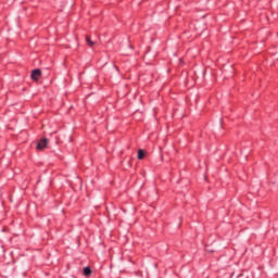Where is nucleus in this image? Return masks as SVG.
I'll return each instance as SVG.
<instances>
[{"label":"nucleus","instance_id":"obj_1","mask_svg":"<svg viewBox=\"0 0 278 278\" xmlns=\"http://www.w3.org/2000/svg\"><path fill=\"white\" fill-rule=\"evenodd\" d=\"M47 144H49V139L43 138L37 143L38 151H43V149H47Z\"/></svg>","mask_w":278,"mask_h":278},{"label":"nucleus","instance_id":"obj_2","mask_svg":"<svg viewBox=\"0 0 278 278\" xmlns=\"http://www.w3.org/2000/svg\"><path fill=\"white\" fill-rule=\"evenodd\" d=\"M41 75H42V72H41L40 70H34V71L31 72L30 77H31V79H33L34 81H38V79H40Z\"/></svg>","mask_w":278,"mask_h":278},{"label":"nucleus","instance_id":"obj_3","mask_svg":"<svg viewBox=\"0 0 278 278\" xmlns=\"http://www.w3.org/2000/svg\"><path fill=\"white\" fill-rule=\"evenodd\" d=\"M84 275L85 277H90L92 275V270L90 269V267L84 268Z\"/></svg>","mask_w":278,"mask_h":278},{"label":"nucleus","instance_id":"obj_4","mask_svg":"<svg viewBox=\"0 0 278 278\" xmlns=\"http://www.w3.org/2000/svg\"><path fill=\"white\" fill-rule=\"evenodd\" d=\"M138 160H144V150H138Z\"/></svg>","mask_w":278,"mask_h":278},{"label":"nucleus","instance_id":"obj_5","mask_svg":"<svg viewBox=\"0 0 278 278\" xmlns=\"http://www.w3.org/2000/svg\"><path fill=\"white\" fill-rule=\"evenodd\" d=\"M86 42H87L90 47H94V41H91V39H90L89 36L86 37Z\"/></svg>","mask_w":278,"mask_h":278}]
</instances>
